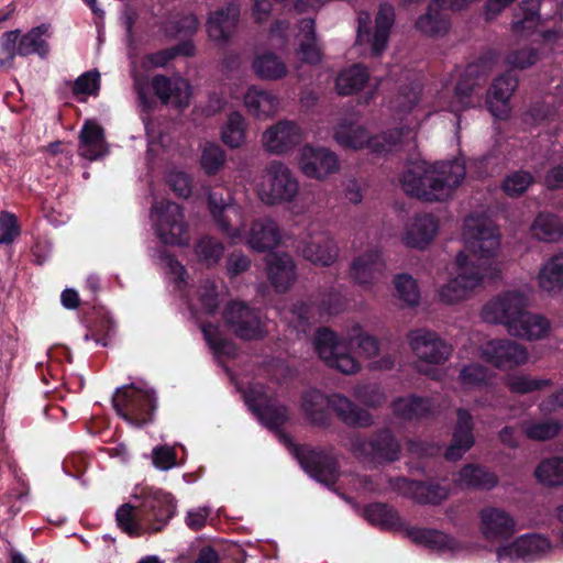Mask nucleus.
I'll use <instances>...</instances> for the list:
<instances>
[{"label":"nucleus","mask_w":563,"mask_h":563,"mask_svg":"<svg viewBox=\"0 0 563 563\" xmlns=\"http://www.w3.org/2000/svg\"><path fill=\"white\" fill-rule=\"evenodd\" d=\"M481 68L479 64H470L463 74L459 71L460 79L454 86L453 95L451 89L445 87L433 96L432 100L422 95L421 85L418 82L401 88L393 106L396 115L404 122L401 129L372 136L362 125L341 123L334 130L333 137L345 148H367L376 154L398 151L405 143L413 141L416 130L431 114L443 110L457 114L468 108L481 106L479 90L486 80Z\"/></svg>","instance_id":"nucleus-1"},{"label":"nucleus","mask_w":563,"mask_h":563,"mask_svg":"<svg viewBox=\"0 0 563 563\" xmlns=\"http://www.w3.org/2000/svg\"><path fill=\"white\" fill-rule=\"evenodd\" d=\"M464 249L455 257L454 274L438 290L439 300L452 305L467 299L485 280L499 276L501 264L496 260L500 233L484 213H472L462 228Z\"/></svg>","instance_id":"nucleus-2"},{"label":"nucleus","mask_w":563,"mask_h":563,"mask_svg":"<svg viewBox=\"0 0 563 563\" xmlns=\"http://www.w3.org/2000/svg\"><path fill=\"white\" fill-rule=\"evenodd\" d=\"M208 207L218 228L233 243L245 239L251 249L264 252L278 246L282 242V231L277 222L271 218L254 221L246 234L244 209L231 200L224 201L220 194L209 192Z\"/></svg>","instance_id":"nucleus-3"},{"label":"nucleus","mask_w":563,"mask_h":563,"mask_svg":"<svg viewBox=\"0 0 563 563\" xmlns=\"http://www.w3.org/2000/svg\"><path fill=\"white\" fill-rule=\"evenodd\" d=\"M465 173L466 167L461 159L435 164L419 161L404 172L400 184L404 191L411 197L426 201H443L460 186Z\"/></svg>","instance_id":"nucleus-4"},{"label":"nucleus","mask_w":563,"mask_h":563,"mask_svg":"<svg viewBox=\"0 0 563 563\" xmlns=\"http://www.w3.org/2000/svg\"><path fill=\"white\" fill-rule=\"evenodd\" d=\"M357 342L360 353L365 358H373L378 352L377 340L363 334L360 324H354L346 339H340L333 331L322 328L316 333L313 345L319 357L332 368L352 375L358 372L360 363L350 353V344Z\"/></svg>","instance_id":"nucleus-5"},{"label":"nucleus","mask_w":563,"mask_h":563,"mask_svg":"<svg viewBox=\"0 0 563 563\" xmlns=\"http://www.w3.org/2000/svg\"><path fill=\"white\" fill-rule=\"evenodd\" d=\"M301 409L314 424H324L329 419V409L347 426L366 428L372 426V415L358 408L353 401L341 394L325 396L317 389H309L302 395Z\"/></svg>","instance_id":"nucleus-6"},{"label":"nucleus","mask_w":563,"mask_h":563,"mask_svg":"<svg viewBox=\"0 0 563 563\" xmlns=\"http://www.w3.org/2000/svg\"><path fill=\"white\" fill-rule=\"evenodd\" d=\"M257 198L266 206L292 202L299 194V181L282 161L269 162L253 183Z\"/></svg>","instance_id":"nucleus-7"},{"label":"nucleus","mask_w":563,"mask_h":563,"mask_svg":"<svg viewBox=\"0 0 563 563\" xmlns=\"http://www.w3.org/2000/svg\"><path fill=\"white\" fill-rule=\"evenodd\" d=\"M112 402L118 415L134 427L151 421L156 408L155 393L145 383H132L118 388Z\"/></svg>","instance_id":"nucleus-8"},{"label":"nucleus","mask_w":563,"mask_h":563,"mask_svg":"<svg viewBox=\"0 0 563 563\" xmlns=\"http://www.w3.org/2000/svg\"><path fill=\"white\" fill-rule=\"evenodd\" d=\"M150 219L162 243L173 246L188 245L189 228L179 205L169 200H156L151 209Z\"/></svg>","instance_id":"nucleus-9"},{"label":"nucleus","mask_w":563,"mask_h":563,"mask_svg":"<svg viewBox=\"0 0 563 563\" xmlns=\"http://www.w3.org/2000/svg\"><path fill=\"white\" fill-rule=\"evenodd\" d=\"M528 296L520 289H507L492 297L482 308V318L489 323L501 324L507 332L523 308Z\"/></svg>","instance_id":"nucleus-10"},{"label":"nucleus","mask_w":563,"mask_h":563,"mask_svg":"<svg viewBox=\"0 0 563 563\" xmlns=\"http://www.w3.org/2000/svg\"><path fill=\"white\" fill-rule=\"evenodd\" d=\"M139 507L150 532L162 531L176 511L173 496L153 487L141 489Z\"/></svg>","instance_id":"nucleus-11"},{"label":"nucleus","mask_w":563,"mask_h":563,"mask_svg":"<svg viewBox=\"0 0 563 563\" xmlns=\"http://www.w3.org/2000/svg\"><path fill=\"white\" fill-rule=\"evenodd\" d=\"M394 19L395 11L393 5H380L375 20V31L372 33L368 29L371 22L369 14L366 12L360 13L356 43L368 47L373 55H379L386 47Z\"/></svg>","instance_id":"nucleus-12"},{"label":"nucleus","mask_w":563,"mask_h":563,"mask_svg":"<svg viewBox=\"0 0 563 563\" xmlns=\"http://www.w3.org/2000/svg\"><path fill=\"white\" fill-rule=\"evenodd\" d=\"M297 252L317 266H330L339 256V247L332 235L324 230L309 228L307 235L297 245Z\"/></svg>","instance_id":"nucleus-13"},{"label":"nucleus","mask_w":563,"mask_h":563,"mask_svg":"<svg viewBox=\"0 0 563 563\" xmlns=\"http://www.w3.org/2000/svg\"><path fill=\"white\" fill-rule=\"evenodd\" d=\"M298 167L306 177L323 180L340 169V162L330 148L306 144L299 151Z\"/></svg>","instance_id":"nucleus-14"},{"label":"nucleus","mask_w":563,"mask_h":563,"mask_svg":"<svg viewBox=\"0 0 563 563\" xmlns=\"http://www.w3.org/2000/svg\"><path fill=\"white\" fill-rule=\"evenodd\" d=\"M244 397L249 408L268 429L278 430L287 421V408L273 398L263 386L251 387Z\"/></svg>","instance_id":"nucleus-15"},{"label":"nucleus","mask_w":563,"mask_h":563,"mask_svg":"<svg viewBox=\"0 0 563 563\" xmlns=\"http://www.w3.org/2000/svg\"><path fill=\"white\" fill-rule=\"evenodd\" d=\"M479 356L499 369H511L528 362L527 349L509 339H495L479 347Z\"/></svg>","instance_id":"nucleus-16"},{"label":"nucleus","mask_w":563,"mask_h":563,"mask_svg":"<svg viewBox=\"0 0 563 563\" xmlns=\"http://www.w3.org/2000/svg\"><path fill=\"white\" fill-rule=\"evenodd\" d=\"M305 137L302 128L291 120H279L269 125L262 134V146L272 155H285L291 152Z\"/></svg>","instance_id":"nucleus-17"},{"label":"nucleus","mask_w":563,"mask_h":563,"mask_svg":"<svg viewBox=\"0 0 563 563\" xmlns=\"http://www.w3.org/2000/svg\"><path fill=\"white\" fill-rule=\"evenodd\" d=\"M350 448L357 457L378 463L396 461L400 452L398 442L388 430L376 433L371 441L354 437Z\"/></svg>","instance_id":"nucleus-18"},{"label":"nucleus","mask_w":563,"mask_h":563,"mask_svg":"<svg viewBox=\"0 0 563 563\" xmlns=\"http://www.w3.org/2000/svg\"><path fill=\"white\" fill-rule=\"evenodd\" d=\"M408 342L417 358L427 364H442L452 353L451 345L428 329L410 331Z\"/></svg>","instance_id":"nucleus-19"},{"label":"nucleus","mask_w":563,"mask_h":563,"mask_svg":"<svg viewBox=\"0 0 563 563\" xmlns=\"http://www.w3.org/2000/svg\"><path fill=\"white\" fill-rule=\"evenodd\" d=\"M551 550L550 541L537 533L526 534L499 547L496 551L499 563H515L518 560H533Z\"/></svg>","instance_id":"nucleus-20"},{"label":"nucleus","mask_w":563,"mask_h":563,"mask_svg":"<svg viewBox=\"0 0 563 563\" xmlns=\"http://www.w3.org/2000/svg\"><path fill=\"white\" fill-rule=\"evenodd\" d=\"M378 82H372L368 70L361 65H353L343 69L336 77L335 89L339 95L351 96L366 88L360 102L368 104L374 100Z\"/></svg>","instance_id":"nucleus-21"},{"label":"nucleus","mask_w":563,"mask_h":563,"mask_svg":"<svg viewBox=\"0 0 563 563\" xmlns=\"http://www.w3.org/2000/svg\"><path fill=\"white\" fill-rule=\"evenodd\" d=\"M224 319L228 325L242 339H258L264 334L260 316L242 302L231 303Z\"/></svg>","instance_id":"nucleus-22"},{"label":"nucleus","mask_w":563,"mask_h":563,"mask_svg":"<svg viewBox=\"0 0 563 563\" xmlns=\"http://www.w3.org/2000/svg\"><path fill=\"white\" fill-rule=\"evenodd\" d=\"M385 272V262L377 246H369L351 263L350 276L361 286L373 285Z\"/></svg>","instance_id":"nucleus-23"},{"label":"nucleus","mask_w":563,"mask_h":563,"mask_svg":"<svg viewBox=\"0 0 563 563\" xmlns=\"http://www.w3.org/2000/svg\"><path fill=\"white\" fill-rule=\"evenodd\" d=\"M240 13V4L235 2H230L211 12L207 20L209 38L217 44L227 43L235 31Z\"/></svg>","instance_id":"nucleus-24"},{"label":"nucleus","mask_w":563,"mask_h":563,"mask_svg":"<svg viewBox=\"0 0 563 563\" xmlns=\"http://www.w3.org/2000/svg\"><path fill=\"white\" fill-rule=\"evenodd\" d=\"M299 463L314 479L325 485H332L339 477L338 464L331 456L316 451L303 452L295 449Z\"/></svg>","instance_id":"nucleus-25"},{"label":"nucleus","mask_w":563,"mask_h":563,"mask_svg":"<svg viewBox=\"0 0 563 563\" xmlns=\"http://www.w3.org/2000/svg\"><path fill=\"white\" fill-rule=\"evenodd\" d=\"M439 231V221L432 214H419L412 218L404 232L402 242L413 249H427Z\"/></svg>","instance_id":"nucleus-26"},{"label":"nucleus","mask_w":563,"mask_h":563,"mask_svg":"<svg viewBox=\"0 0 563 563\" xmlns=\"http://www.w3.org/2000/svg\"><path fill=\"white\" fill-rule=\"evenodd\" d=\"M244 107L253 118L265 121L279 112L280 98L271 90L251 86L244 95Z\"/></svg>","instance_id":"nucleus-27"},{"label":"nucleus","mask_w":563,"mask_h":563,"mask_svg":"<svg viewBox=\"0 0 563 563\" xmlns=\"http://www.w3.org/2000/svg\"><path fill=\"white\" fill-rule=\"evenodd\" d=\"M550 331L551 323L548 318L523 308L510 325L508 333L521 340L536 341L545 338Z\"/></svg>","instance_id":"nucleus-28"},{"label":"nucleus","mask_w":563,"mask_h":563,"mask_svg":"<svg viewBox=\"0 0 563 563\" xmlns=\"http://www.w3.org/2000/svg\"><path fill=\"white\" fill-rule=\"evenodd\" d=\"M518 80L510 74L497 78L487 93L486 103L489 112L497 119H506L510 112L509 99Z\"/></svg>","instance_id":"nucleus-29"},{"label":"nucleus","mask_w":563,"mask_h":563,"mask_svg":"<svg viewBox=\"0 0 563 563\" xmlns=\"http://www.w3.org/2000/svg\"><path fill=\"white\" fill-rule=\"evenodd\" d=\"M152 87L163 103L172 102L177 107H185L189 103L191 88L189 82L181 77L167 78L155 76Z\"/></svg>","instance_id":"nucleus-30"},{"label":"nucleus","mask_w":563,"mask_h":563,"mask_svg":"<svg viewBox=\"0 0 563 563\" xmlns=\"http://www.w3.org/2000/svg\"><path fill=\"white\" fill-rule=\"evenodd\" d=\"M481 531L487 540H499L511 536L516 530L514 518L503 509L485 508L481 511Z\"/></svg>","instance_id":"nucleus-31"},{"label":"nucleus","mask_w":563,"mask_h":563,"mask_svg":"<svg viewBox=\"0 0 563 563\" xmlns=\"http://www.w3.org/2000/svg\"><path fill=\"white\" fill-rule=\"evenodd\" d=\"M473 444L474 437L472 415L464 409H459L457 423L453 433L452 443L445 452V459L449 461H456L461 459Z\"/></svg>","instance_id":"nucleus-32"},{"label":"nucleus","mask_w":563,"mask_h":563,"mask_svg":"<svg viewBox=\"0 0 563 563\" xmlns=\"http://www.w3.org/2000/svg\"><path fill=\"white\" fill-rule=\"evenodd\" d=\"M79 155L96 161L108 154L103 129L95 121H86L79 136Z\"/></svg>","instance_id":"nucleus-33"},{"label":"nucleus","mask_w":563,"mask_h":563,"mask_svg":"<svg viewBox=\"0 0 563 563\" xmlns=\"http://www.w3.org/2000/svg\"><path fill=\"white\" fill-rule=\"evenodd\" d=\"M267 276L274 288L278 291H286L296 279L295 263L286 254H269L266 258Z\"/></svg>","instance_id":"nucleus-34"},{"label":"nucleus","mask_w":563,"mask_h":563,"mask_svg":"<svg viewBox=\"0 0 563 563\" xmlns=\"http://www.w3.org/2000/svg\"><path fill=\"white\" fill-rule=\"evenodd\" d=\"M52 25L49 23H42L21 34L16 48L18 55L29 56L36 54L41 58H45L51 51L48 40L52 37Z\"/></svg>","instance_id":"nucleus-35"},{"label":"nucleus","mask_w":563,"mask_h":563,"mask_svg":"<svg viewBox=\"0 0 563 563\" xmlns=\"http://www.w3.org/2000/svg\"><path fill=\"white\" fill-rule=\"evenodd\" d=\"M397 488L419 504H438L448 497V489L439 485L397 479Z\"/></svg>","instance_id":"nucleus-36"},{"label":"nucleus","mask_w":563,"mask_h":563,"mask_svg":"<svg viewBox=\"0 0 563 563\" xmlns=\"http://www.w3.org/2000/svg\"><path fill=\"white\" fill-rule=\"evenodd\" d=\"M444 5H448L446 0H432L427 12L417 19L416 29L429 36L444 35L450 27L449 19L442 12Z\"/></svg>","instance_id":"nucleus-37"},{"label":"nucleus","mask_w":563,"mask_h":563,"mask_svg":"<svg viewBox=\"0 0 563 563\" xmlns=\"http://www.w3.org/2000/svg\"><path fill=\"white\" fill-rule=\"evenodd\" d=\"M408 536L413 542L440 552L457 553L463 548L461 542L438 530L412 528Z\"/></svg>","instance_id":"nucleus-38"},{"label":"nucleus","mask_w":563,"mask_h":563,"mask_svg":"<svg viewBox=\"0 0 563 563\" xmlns=\"http://www.w3.org/2000/svg\"><path fill=\"white\" fill-rule=\"evenodd\" d=\"M538 285L542 291L558 294L563 289V254L548 258L538 273Z\"/></svg>","instance_id":"nucleus-39"},{"label":"nucleus","mask_w":563,"mask_h":563,"mask_svg":"<svg viewBox=\"0 0 563 563\" xmlns=\"http://www.w3.org/2000/svg\"><path fill=\"white\" fill-rule=\"evenodd\" d=\"M297 37L299 41L298 57L309 64L320 62L321 49L316 40L314 21L311 18H305L300 21Z\"/></svg>","instance_id":"nucleus-40"},{"label":"nucleus","mask_w":563,"mask_h":563,"mask_svg":"<svg viewBox=\"0 0 563 563\" xmlns=\"http://www.w3.org/2000/svg\"><path fill=\"white\" fill-rule=\"evenodd\" d=\"M252 69L260 79L271 81L279 80L288 73L285 62L272 52L256 54Z\"/></svg>","instance_id":"nucleus-41"},{"label":"nucleus","mask_w":563,"mask_h":563,"mask_svg":"<svg viewBox=\"0 0 563 563\" xmlns=\"http://www.w3.org/2000/svg\"><path fill=\"white\" fill-rule=\"evenodd\" d=\"M454 482L459 488L490 489L496 486L497 478L483 467L468 464L457 473Z\"/></svg>","instance_id":"nucleus-42"},{"label":"nucleus","mask_w":563,"mask_h":563,"mask_svg":"<svg viewBox=\"0 0 563 563\" xmlns=\"http://www.w3.org/2000/svg\"><path fill=\"white\" fill-rule=\"evenodd\" d=\"M531 234L539 241L555 242L563 235V224L556 216L540 212L531 224Z\"/></svg>","instance_id":"nucleus-43"},{"label":"nucleus","mask_w":563,"mask_h":563,"mask_svg":"<svg viewBox=\"0 0 563 563\" xmlns=\"http://www.w3.org/2000/svg\"><path fill=\"white\" fill-rule=\"evenodd\" d=\"M247 121L240 112H232L221 128L222 142L231 147H241L246 140Z\"/></svg>","instance_id":"nucleus-44"},{"label":"nucleus","mask_w":563,"mask_h":563,"mask_svg":"<svg viewBox=\"0 0 563 563\" xmlns=\"http://www.w3.org/2000/svg\"><path fill=\"white\" fill-rule=\"evenodd\" d=\"M394 413L404 419L422 418L434 412L430 399L419 397L399 398L393 404Z\"/></svg>","instance_id":"nucleus-45"},{"label":"nucleus","mask_w":563,"mask_h":563,"mask_svg":"<svg viewBox=\"0 0 563 563\" xmlns=\"http://www.w3.org/2000/svg\"><path fill=\"white\" fill-rule=\"evenodd\" d=\"M115 517L118 526L130 537H139L150 532L139 506L135 509L133 506L124 504L117 510Z\"/></svg>","instance_id":"nucleus-46"},{"label":"nucleus","mask_w":563,"mask_h":563,"mask_svg":"<svg viewBox=\"0 0 563 563\" xmlns=\"http://www.w3.org/2000/svg\"><path fill=\"white\" fill-rule=\"evenodd\" d=\"M200 327L207 344L217 357L235 355L234 345L223 336L218 325L201 322Z\"/></svg>","instance_id":"nucleus-47"},{"label":"nucleus","mask_w":563,"mask_h":563,"mask_svg":"<svg viewBox=\"0 0 563 563\" xmlns=\"http://www.w3.org/2000/svg\"><path fill=\"white\" fill-rule=\"evenodd\" d=\"M366 519L383 529H396L400 527V518L393 508L384 504H373L365 509Z\"/></svg>","instance_id":"nucleus-48"},{"label":"nucleus","mask_w":563,"mask_h":563,"mask_svg":"<svg viewBox=\"0 0 563 563\" xmlns=\"http://www.w3.org/2000/svg\"><path fill=\"white\" fill-rule=\"evenodd\" d=\"M537 479L548 486L563 485V459L543 460L536 468Z\"/></svg>","instance_id":"nucleus-49"},{"label":"nucleus","mask_w":563,"mask_h":563,"mask_svg":"<svg viewBox=\"0 0 563 563\" xmlns=\"http://www.w3.org/2000/svg\"><path fill=\"white\" fill-rule=\"evenodd\" d=\"M489 371L481 364H470L464 366L459 375V384L465 390L482 388L490 379Z\"/></svg>","instance_id":"nucleus-50"},{"label":"nucleus","mask_w":563,"mask_h":563,"mask_svg":"<svg viewBox=\"0 0 563 563\" xmlns=\"http://www.w3.org/2000/svg\"><path fill=\"white\" fill-rule=\"evenodd\" d=\"M538 9L539 2L537 0H529L521 3L520 10L523 13V18L512 24V31L516 35L525 36L534 33L540 18Z\"/></svg>","instance_id":"nucleus-51"},{"label":"nucleus","mask_w":563,"mask_h":563,"mask_svg":"<svg viewBox=\"0 0 563 563\" xmlns=\"http://www.w3.org/2000/svg\"><path fill=\"white\" fill-rule=\"evenodd\" d=\"M223 245L211 236L201 238L195 245L198 261L208 267L218 264L223 255Z\"/></svg>","instance_id":"nucleus-52"},{"label":"nucleus","mask_w":563,"mask_h":563,"mask_svg":"<svg viewBox=\"0 0 563 563\" xmlns=\"http://www.w3.org/2000/svg\"><path fill=\"white\" fill-rule=\"evenodd\" d=\"M227 155L220 145L206 143L201 147L200 165L207 175L217 174L224 165Z\"/></svg>","instance_id":"nucleus-53"},{"label":"nucleus","mask_w":563,"mask_h":563,"mask_svg":"<svg viewBox=\"0 0 563 563\" xmlns=\"http://www.w3.org/2000/svg\"><path fill=\"white\" fill-rule=\"evenodd\" d=\"M218 307L216 286L208 283L199 290L197 302H189L191 313L199 318L200 313L211 314Z\"/></svg>","instance_id":"nucleus-54"},{"label":"nucleus","mask_w":563,"mask_h":563,"mask_svg":"<svg viewBox=\"0 0 563 563\" xmlns=\"http://www.w3.org/2000/svg\"><path fill=\"white\" fill-rule=\"evenodd\" d=\"M159 265L164 269L168 279L175 284L177 289H181L187 284V271L181 263L172 255L165 252L162 253L159 256Z\"/></svg>","instance_id":"nucleus-55"},{"label":"nucleus","mask_w":563,"mask_h":563,"mask_svg":"<svg viewBox=\"0 0 563 563\" xmlns=\"http://www.w3.org/2000/svg\"><path fill=\"white\" fill-rule=\"evenodd\" d=\"M397 295L409 306L419 302L420 291L417 282L408 274H400L394 279Z\"/></svg>","instance_id":"nucleus-56"},{"label":"nucleus","mask_w":563,"mask_h":563,"mask_svg":"<svg viewBox=\"0 0 563 563\" xmlns=\"http://www.w3.org/2000/svg\"><path fill=\"white\" fill-rule=\"evenodd\" d=\"M533 183V176L528 172H515L508 175L504 183L503 189L509 197H518L522 195Z\"/></svg>","instance_id":"nucleus-57"},{"label":"nucleus","mask_w":563,"mask_h":563,"mask_svg":"<svg viewBox=\"0 0 563 563\" xmlns=\"http://www.w3.org/2000/svg\"><path fill=\"white\" fill-rule=\"evenodd\" d=\"M560 426L552 421H529L522 424V431L531 440L544 441L558 434Z\"/></svg>","instance_id":"nucleus-58"},{"label":"nucleus","mask_w":563,"mask_h":563,"mask_svg":"<svg viewBox=\"0 0 563 563\" xmlns=\"http://www.w3.org/2000/svg\"><path fill=\"white\" fill-rule=\"evenodd\" d=\"M506 384L512 393L526 394L537 389H541L549 384V380L534 379L528 375H509L506 378Z\"/></svg>","instance_id":"nucleus-59"},{"label":"nucleus","mask_w":563,"mask_h":563,"mask_svg":"<svg viewBox=\"0 0 563 563\" xmlns=\"http://www.w3.org/2000/svg\"><path fill=\"white\" fill-rule=\"evenodd\" d=\"M354 396L364 405L373 408L380 406L386 399L384 391L376 384H362L355 386Z\"/></svg>","instance_id":"nucleus-60"},{"label":"nucleus","mask_w":563,"mask_h":563,"mask_svg":"<svg viewBox=\"0 0 563 563\" xmlns=\"http://www.w3.org/2000/svg\"><path fill=\"white\" fill-rule=\"evenodd\" d=\"M21 40L19 30L4 32L0 38L1 49L5 54V58H0V68H10L16 53L18 45Z\"/></svg>","instance_id":"nucleus-61"},{"label":"nucleus","mask_w":563,"mask_h":563,"mask_svg":"<svg viewBox=\"0 0 563 563\" xmlns=\"http://www.w3.org/2000/svg\"><path fill=\"white\" fill-rule=\"evenodd\" d=\"M166 27V33L169 36L190 35L198 29L199 21L196 15L188 14L181 19L172 20Z\"/></svg>","instance_id":"nucleus-62"},{"label":"nucleus","mask_w":563,"mask_h":563,"mask_svg":"<svg viewBox=\"0 0 563 563\" xmlns=\"http://www.w3.org/2000/svg\"><path fill=\"white\" fill-rule=\"evenodd\" d=\"M313 311L314 309L311 306H308L306 303H299L296 305L294 309L290 311V318H288L287 316H285L284 318L298 333H306L308 321L310 318H312Z\"/></svg>","instance_id":"nucleus-63"},{"label":"nucleus","mask_w":563,"mask_h":563,"mask_svg":"<svg viewBox=\"0 0 563 563\" xmlns=\"http://www.w3.org/2000/svg\"><path fill=\"white\" fill-rule=\"evenodd\" d=\"M75 95H96L99 90V73L87 71L79 76L74 84Z\"/></svg>","instance_id":"nucleus-64"}]
</instances>
